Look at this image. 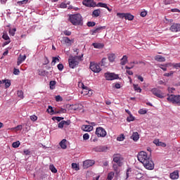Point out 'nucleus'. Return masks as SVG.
<instances>
[{
    "instance_id": "1",
    "label": "nucleus",
    "mask_w": 180,
    "mask_h": 180,
    "mask_svg": "<svg viewBox=\"0 0 180 180\" xmlns=\"http://www.w3.org/2000/svg\"><path fill=\"white\" fill-rule=\"evenodd\" d=\"M137 158L138 161L143 164L144 168L149 169V171L154 169V162H153V159L146 152H139L137 155Z\"/></svg>"
},
{
    "instance_id": "2",
    "label": "nucleus",
    "mask_w": 180,
    "mask_h": 180,
    "mask_svg": "<svg viewBox=\"0 0 180 180\" xmlns=\"http://www.w3.org/2000/svg\"><path fill=\"white\" fill-rule=\"evenodd\" d=\"M69 20L74 26H82L84 22L82 20V15L79 13L70 15Z\"/></svg>"
},
{
    "instance_id": "3",
    "label": "nucleus",
    "mask_w": 180,
    "mask_h": 180,
    "mask_svg": "<svg viewBox=\"0 0 180 180\" xmlns=\"http://www.w3.org/2000/svg\"><path fill=\"white\" fill-rule=\"evenodd\" d=\"M82 57H84V55H82V56H70L68 59L70 68H75L79 64V61H82Z\"/></svg>"
},
{
    "instance_id": "4",
    "label": "nucleus",
    "mask_w": 180,
    "mask_h": 180,
    "mask_svg": "<svg viewBox=\"0 0 180 180\" xmlns=\"http://www.w3.org/2000/svg\"><path fill=\"white\" fill-rule=\"evenodd\" d=\"M167 101L180 106V95L171 94L167 97Z\"/></svg>"
},
{
    "instance_id": "5",
    "label": "nucleus",
    "mask_w": 180,
    "mask_h": 180,
    "mask_svg": "<svg viewBox=\"0 0 180 180\" xmlns=\"http://www.w3.org/2000/svg\"><path fill=\"white\" fill-rule=\"evenodd\" d=\"M109 150V148L106 146H98L93 148V151L96 153H106Z\"/></svg>"
},
{
    "instance_id": "6",
    "label": "nucleus",
    "mask_w": 180,
    "mask_h": 180,
    "mask_svg": "<svg viewBox=\"0 0 180 180\" xmlns=\"http://www.w3.org/2000/svg\"><path fill=\"white\" fill-rule=\"evenodd\" d=\"M90 70H91L93 72H101L102 71L101 66L98 63H90Z\"/></svg>"
},
{
    "instance_id": "7",
    "label": "nucleus",
    "mask_w": 180,
    "mask_h": 180,
    "mask_svg": "<svg viewBox=\"0 0 180 180\" xmlns=\"http://www.w3.org/2000/svg\"><path fill=\"white\" fill-rule=\"evenodd\" d=\"M113 161L114 162L117 164L119 167H122V162L123 161V158L120 154H115L113 155Z\"/></svg>"
},
{
    "instance_id": "8",
    "label": "nucleus",
    "mask_w": 180,
    "mask_h": 180,
    "mask_svg": "<svg viewBox=\"0 0 180 180\" xmlns=\"http://www.w3.org/2000/svg\"><path fill=\"white\" fill-rule=\"evenodd\" d=\"M96 134L98 137H105L106 136V131L103 127H98L96 129Z\"/></svg>"
},
{
    "instance_id": "9",
    "label": "nucleus",
    "mask_w": 180,
    "mask_h": 180,
    "mask_svg": "<svg viewBox=\"0 0 180 180\" xmlns=\"http://www.w3.org/2000/svg\"><path fill=\"white\" fill-rule=\"evenodd\" d=\"M105 77L107 81H113V79H119V75L115 73H105Z\"/></svg>"
},
{
    "instance_id": "10",
    "label": "nucleus",
    "mask_w": 180,
    "mask_h": 180,
    "mask_svg": "<svg viewBox=\"0 0 180 180\" xmlns=\"http://www.w3.org/2000/svg\"><path fill=\"white\" fill-rule=\"evenodd\" d=\"M82 4L88 8H95L96 6V3L94 0H83Z\"/></svg>"
},
{
    "instance_id": "11",
    "label": "nucleus",
    "mask_w": 180,
    "mask_h": 180,
    "mask_svg": "<svg viewBox=\"0 0 180 180\" xmlns=\"http://www.w3.org/2000/svg\"><path fill=\"white\" fill-rule=\"evenodd\" d=\"M170 32L172 33H178L180 32V24L179 23H173L169 27Z\"/></svg>"
},
{
    "instance_id": "12",
    "label": "nucleus",
    "mask_w": 180,
    "mask_h": 180,
    "mask_svg": "<svg viewBox=\"0 0 180 180\" xmlns=\"http://www.w3.org/2000/svg\"><path fill=\"white\" fill-rule=\"evenodd\" d=\"M152 94L155 95V96H157L158 98H160V99H162L164 98V94L161 91V90L158 89H152L151 90Z\"/></svg>"
},
{
    "instance_id": "13",
    "label": "nucleus",
    "mask_w": 180,
    "mask_h": 180,
    "mask_svg": "<svg viewBox=\"0 0 180 180\" xmlns=\"http://www.w3.org/2000/svg\"><path fill=\"white\" fill-rule=\"evenodd\" d=\"M60 41L63 44H66V46H72V43H74V40L70 39V38H68V37H63Z\"/></svg>"
},
{
    "instance_id": "14",
    "label": "nucleus",
    "mask_w": 180,
    "mask_h": 180,
    "mask_svg": "<svg viewBox=\"0 0 180 180\" xmlns=\"http://www.w3.org/2000/svg\"><path fill=\"white\" fill-rule=\"evenodd\" d=\"M95 164V161L91 160H87L83 162V168L84 169H86L87 168H89V167H92Z\"/></svg>"
},
{
    "instance_id": "15",
    "label": "nucleus",
    "mask_w": 180,
    "mask_h": 180,
    "mask_svg": "<svg viewBox=\"0 0 180 180\" xmlns=\"http://www.w3.org/2000/svg\"><path fill=\"white\" fill-rule=\"evenodd\" d=\"M105 29H106L105 26L98 27L96 29L91 30V33L92 36H94V35L96 34V33H99L101 32V30H103Z\"/></svg>"
},
{
    "instance_id": "16",
    "label": "nucleus",
    "mask_w": 180,
    "mask_h": 180,
    "mask_svg": "<svg viewBox=\"0 0 180 180\" xmlns=\"http://www.w3.org/2000/svg\"><path fill=\"white\" fill-rule=\"evenodd\" d=\"M171 179H178L179 178V171L176 170L170 174Z\"/></svg>"
},
{
    "instance_id": "17",
    "label": "nucleus",
    "mask_w": 180,
    "mask_h": 180,
    "mask_svg": "<svg viewBox=\"0 0 180 180\" xmlns=\"http://www.w3.org/2000/svg\"><path fill=\"white\" fill-rule=\"evenodd\" d=\"M94 127L91 125H83L82 127V130H83V131H92Z\"/></svg>"
},
{
    "instance_id": "18",
    "label": "nucleus",
    "mask_w": 180,
    "mask_h": 180,
    "mask_svg": "<svg viewBox=\"0 0 180 180\" xmlns=\"http://www.w3.org/2000/svg\"><path fill=\"white\" fill-rule=\"evenodd\" d=\"M119 167H120V166H119V165H117H117L114 164L112 165V168L115 172V176H119V174L120 173V169H119Z\"/></svg>"
},
{
    "instance_id": "19",
    "label": "nucleus",
    "mask_w": 180,
    "mask_h": 180,
    "mask_svg": "<svg viewBox=\"0 0 180 180\" xmlns=\"http://www.w3.org/2000/svg\"><path fill=\"white\" fill-rule=\"evenodd\" d=\"M155 60L158 63H165V58H164L161 55H157L156 56H155Z\"/></svg>"
},
{
    "instance_id": "20",
    "label": "nucleus",
    "mask_w": 180,
    "mask_h": 180,
    "mask_svg": "<svg viewBox=\"0 0 180 180\" xmlns=\"http://www.w3.org/2000/svg\"><path fill=\"white\" fill-rule=\"evenodd\" d=\"M26 60V55L22 56L20 55V56L18 58V61H17V65H19L23 63Z\"/></svg>"
},
{
    "instance_id": "21",
    "label": "nucleus",
    "mask_w": 180,
    "mask_h": 180,
    "mask_svg": "<svg viewBox=\"0 0 180 180\" xmlns=\"http://www.w3.org/2000/svg\"><path fill=\"white\" fill-rule=\"evenodd\" d=\"M108 58L110 63H115V60H116V55H115V53H108Z\"/></svg>"
},
{
    "instance_id": "22",
    "label": "nucleus",
    "mask_w": 180,
    "mask_h": 180,
    "mask_svg": "<svg viewBox=\"0 0 180 180\" xmlns=\"http://www.w3.org/2000/svg\"><path fill=\"white\" fill-rule=\"evenodd\" d=\"M82 94L84 96L88 95V96H91L92 95V90H89V89L86 87V89H83Z\"/></svg>"
},
{
    "instance_id": "23",
    "label": "nucleus",
    "mask_w": 180,
    "mask_h": 180,
    "mask_svg": "<svg viewBox=\"0 0 180 180\" xmlns=\"http://www.w3.org/2000/svg\"><path fill=\"white\" fill-rule=\"evenodd\" d=\"M131 139L134 140V141H138L139 139H140V135L139 132H134L131 136Z\"/></svg>"
},
{
    "instance_id": "24",
    "label": "nucleus",
    "mask_w": 180,
    "mask_h": 180,
    "mask_svg": "<svg viewBox=\"0 0 180 180\" xmlns=\"http://www.w3.org/2000/svg\"><path fill=\"white\" fill-rule=\"evenodd\" d=\"M101 67H108L109 65V61H108V58H103L101 60Z\"/></svg>"
},
{
    "instance_id": "25",
    "label": "nucleus",
    "mask_w": 180,
    "mask_h": 180,
    "mask_svg": "<svg viewBox=\"0 0 180 180\" xmlns=\"http://www.w3.org/2000/svg\"><path fill=\"white\" fill-rule=\"evenodd\" d=\"M59 145L60 146L61 148L65 150L67 148V139H63L60 143Z\"/></svg>"
},
{
    "instance_id": "26",
    "label": "nucleus",
    "mask_w": 180,
    "mask_h": 180,
    "mask_svg": "<svg viewBox=\"0 0 180 180\" xmlns=\"http://www.w3.org/2000/svg\"><path fill=\"white\" fill-rule=\"evenodd\" d=\"M133 19H134V15L129 13H125V20H133Z\"/></svg>"
},
{
    "instance_id": "27",
    "label": "nucleus",
    "mask_w": 180,
    "mask_h": 180,
    "mask_svg": "<svg viewBox=\"0 0 180 180\" xmlns=\"http://www.w3.org/2000/svg\"><path fill=\"white\" fill-rule=\"evenodd\" d=\"M92 46L94 47V49H103V44L101 43H93Z\"/></svg>"
},
{
    "instance_id": "28",
    "label": "nucleus",
    "mask_w": 180,
    "mask_h": 180,
    "mask_svg": "<svg viewBox=\"0 0 180 180\" xmlns=\"http://www.w3.org/2000/svg\"><path fill=\"white\" fill-rule=\"evenodd\" d=\"M99 15H101V10L99 9L94 10L92 13V16L94 18H98Z\"/></svg>"
},
{
    "instance_id": "29",
    "label": "nucleus",
    "mask_w": 180,
    "mask_h": 180,
    "mask_svg": "<svg viewBox=\"0 0 180 180\" xmlns=\"http://www.w3.org/2000/svg\"><path fill=\"white\" fill-rule=\"evenodd\" d=\"M121 65H126L127 64V56H124L121 59Z\"/></svg>"
},
{
    "instance_id": "30",
    "label": "nucleus",
    "mask_w": 180,
    "mask_h": 180,
    "mask_svg": "<svg viewBox=\"0 0 180 180\" xmlns=\"http://www.w3.org/2000/svg\"><path fill=\"white\" fill-rule=\"evenodd\" d=\"M55 113L56 115L58 113H67V110H65V108H59L58 110L56 109Z\"/></svg>"
},
{
    "instance_id": "31",
    "label": "nucleus",
    "mask_w": 180,
    "mask_h": 180,
    "mask_svg": "<svg viewBox=\"0 0 180 180\" xmlns=\"http://www.w3.org/2000/svg\"><path fill=\"white\" fill-rule=\"evenodd\" d=\"M3 84H5L6 88H9L11 86V80L9 79H4L2 80Z\"/></svg>"
},
{
    "instance_id": "32",
    "label": "nucleus",
    "mask_w": 180,
    "mask_h": 180,
    "mask_svg": "<svg viewBox=\"0 0 180 180\" xmlns=\"http://www.w3.org/2000/svg\"><path fill=\"white\" fill-rule=\"evenodd\" d=\"M46 111L48 112V113H50L51 115H56V111H54V109H53L51 105H49Z\"/></svg>"
},
{
    "instance_id": "33",
    "label": "nucleus",
    "mask_w": 180,
    "mask_h": 180,
    "mask_svg": "<svg viewBox=\"0 0 180 180\" xmlns=\"http://www.w3.org/2000/svg\"><path fill=\"white\" fill-rule=\"evenodd\" d=\"M131 175V169H128L126 172L124 179H128L129 176Z\"/></svg>"
},
{
    "instance_id": "34",
    "label": "nucleus",
    "mask_w": 180,
    "mask_h": 180,
    "mask_svg": "<svg viewBox=\"0 0 180 180\" xmlns=\"http://www.w3.org/2000/svg\"><path fill=\"white\" fill-rule=\"evenodd\" d=\"M49 169L53 172V174H57V169H56V167H54V165H51L49 166Z\"/></svg>"
},
{
    "instance_id": "35",
    "label": "nucleus",
    "mask_w": 180,
    "mask_h": 180,
    "mask_svg": "<svg viewBox=\"0 0 180 180\" xmlns=\"http://www.w3.org/2000/svg\"><path fill=\"white\" fill-rule=\"evenodd\" d=\"M113 178H115V172H111L108 173L107 179L112 180V179H113Z\"/></svg>"
},
{
    "instance_id": "36",
    "label": "nucleus",
    "mask_w": 180,
    "mask_h": 180,
    "mask_svg": "<svg viewBox=\"0 0 180 180\" xmlns=\"http://www.w3.org/2000/svg\"><path fill=\"white\" fill-rule=\"evenodd\" d=\"M133 86L134 91H136V92H139V94L141 93V88L139 86V84H134Z\"/></svg>"
},
{
    "instance_id": "37",
    "label": "nucleus",
    "mask_w": 180,
    "mask_h": 180,
    "mask_svg": "<svg viewBox=\"0 0 180 180\" xmlns=\"http://www.w3.org/2000/svg\"><path fill=\"white\" fill-rule=\"evenodd\" d=\"M117 16H118L120 19H126V13H117Z\"/></svg>"
},
{
    "instance_id": "38",
    "label": "nucleus",
    "mask_w": 180,
    "mask_h": 180,
    "mask_svg": "<svg viewBox=\"0 0 180 180\" xmlns=\"http://www.w3.org/2000/svg\"><path fill=\"white\" fill-rule=\"evenodd\" d=\"M29 2V0H22V1H19L17 2V4L19 5V6H22V5H26Z\"/></svg>"
},
{
    "instance_id": "39",
    "label": "nucleus",
    "mask_w": 180,
    "mask_h": 180,
    "mask_svg": "<svg viewBox=\"0 0 180 180\" xmlns=\"http://www.w3.org/2000/svg\"><path fill=\"white\" fill-rule=\"evenodd\" d=\"M56 62L60 63V59L57 57H53L51 64L56 65Z\"/></svg>"
},
{
    "instance_id": "40",
    "label": "nucleus",
    "mask_w": 180,
    "mask_h": 180,
    "mask_svg": "<svg viewBox=\"0 0 180 180\" xmlns=\"http://www.w3.org/2000/svg\"><path fill=\"white\" fill-rule=\"evenodd\" d=\"M96 6H98L100 8H108V4L100 2V3H98L97 5H96Z\"/></svg>"
},
{
    "instance_id": "41",
    "label": "nucleus",
    "mask_w": 180,
    "mask_h": 180,
    "mask_svg": "<svg viewBox=\"0 0 180 180\" xmlns=\"http://www.w3.org/2000/svg\"><path fill=\"white\" fill-rule=\"evenodd\" d=\"M20 146V142L19 141L13 142L12 144V147H13V148H18V147H19Z\"/></svg>"
},
{
    "instance_id": "42",
    "label": "nucleus",
    "mask_w": 180,
    "mask_h": 180,
    "mask_svg": "<svg viewBox=\"0 0 180 180\" xmlns=\"http://www.w3.org/2000/svg\"><path fill=\"white\" fill-rule=\"evenodd\" d=\"M2 39H4V40H6V41L11 40V38H9V36L8 35V34L6 32H4V34L2 35Z\"/></svg>"
},
{
    "instance_id": "43",
    "label": "nucleus",
    "mask_w": 180,
    "mask_h": 180,
    "mask_svg": "<svg viewBox=\"0 0 180 180\" xmlns=\"http://www.w3.org/2000/svg\"><path fill=\"white\" fill-rule=\"evenodd\" d=\"M16 32V28L9 29L8 33L10 36H15Z\"/></svg>"
},
{
    "instance_id": "44",
    "label": "nucleus",
    "mask_w": 180,
    "mask_h": 180,
    "mask_svg": "<svg viewBox=\"0 0 180 180\" xmlns=\"http://www.w3.org/2000/svg\"><path fill=\"white\" fill-rule=\"evenodd\" d=\"M167 67H168L167 64H162L159 65V68H161V70H162V71H167Z\"/></svg>"
},
{
    "instance_id": "45",
    "label": "nucleus",
    "mask_w": 180,
    "mask_h": 180,
    "mask_svg": "<svg viewBox=\"0 0 180 180\" xmlns=\"http://www.w3.org/2000/svg\"><path fill=\"white\" fill-rule=\"evenodd\" d=\"M72 168L73 169H75V171H79V166H78V165L77 163H72Z\"/></svg>"
},
{
    "instance_id": "46",
    "label": "nucleus",
    "mask_w": 180,
    "mask_h": 180,
    "mask_svg": "<svg viewBox=\"0 0 180 180\" xmlns=\"http://www.w3.org/2000/svg\"><path fill=\"white\" fill-rule=\"evenodd\" d=\"M117 141H123L124 140V134H121L117 138Z\"/></svg>"
},
{
    "instance_id": "47",
    "label": "nucleus",
    "mask_w": 180,
    "mask_h": 180,
    "mask_svg": "<svg viewBox=\"0 0 180 180\" xmlns=\"http://www.w3.org/2000/svg\"><path fill=\"white\" fill-rule=\"evenodd\" d=\"M86 25H87L88 27H94V26H95V25H96V23L95 22L89 21V22H87Z\"/></svg>"
},
{
    "instance_id": "48",
    "label": "nucleus",
    "mask_w": 180,
    "mask_h": 180,
    "mask_svg": "<svg viewBox=\"0 0 180 180\" xmlns=\"http://www.w3.org/2000/svg\"><path fill=\"white\" fill-rule=\"evenodd\" d=\"M53 120H57V122H61V120H64V117H53Z\"/></svg>"
},
{
    "instance_id": "49",
    "label": "nucleus",
    "mask_w": 180,
    "mask_h": 180,
    "mask_svg": "<svg viewBox=\"0 0 180 180\" xmlns=\"http://www.w3.org/2000/svg\"><path fill=\"white\" fill-rule=\"evenodd\" d=\"M49 85H50V89H54V86L56 85V81H51L49 82Z\"/></svg>"
},
{
    "instance_id": "50",
    "label": "nucleus",
    "mask_w": 180,
    "mask_h": 180,
    "mask_svg": "<svg viewBox=\"0 0 180 180\" xmlns=\"http://www.w3.org/2000/svg\"><path fill=\"white\" fill-rule=\"evenodd\" d=\"M17 95H18V98H20L21 99H23V91H18Z\"/></svg>"
},
{
    "instance_id": "51",
    "label": "nucleus",
    "mask_w": 180,
    "mask_h": 180,
    "mask_svg": "<svg viewBox=\"0 0 180 180\" xmlns=\"http://www.w3.org/2000/svg\"><path fill=\"white\" fill-rule=\"evenodd\" d=\"M127 122H134V117H133V115L130 114L129 117L127 118Z\"/></svg>"
},
{
    "instance_id": "52",
    "label": "nucleus",
    "mask_w": 180,
    "mask_h": 180,
    "mask_svg": "<svg viewBox=\"0 0 180 180\" xmlns=\"http://www.w3.org/2000/svg\"><path fill=\"white\" fill-rule=\"evenodd\" d=\"M164 77H172L174 75V71H170L169 73H165Z\"/></svg>"
},
{
    "instance_id": "53",
    "label": "nucleus",
    "mask_w": 180,
    "mask_h": 180,
    "mask_svg": "<svg viewBox=\"0 0 180 180\" xmlns=\"http://www.w3.org/2000/svg\"><path fill=\"white\" fill-rule=\"evenodd\" d=\"M58 70H59V71H63V70H64V65L59 63L58 65Z\"/></svg>"
},
{
    "instance_id": "54",
    "label": "nucleus",
    "mask_w": 180,
    "mask_h": 180,
    "mask_svg": "<svg viewBox=\"0 0 180 180\" xmlns=\"http://www.w3.org/2000/svg\"><path fill=\"white\" fill-rule=\"evenodd\" d=\"M79 88H82V89H86V86L82 82H79Z\"/></svg>"
},
{
    "instance_id": "55",
    "label": "nucleus",
    "mask_w": 180,
    "mask_h": 180,
    "mask_svg": "<svg viewBox=\"0 0 180 180\" xmlns=\"http://www.w3.org/2000/svg\"><path fill=\"white\" fill-rule=\"evenodd\" d=\"M139 115H146V113H147V110L144 109H140L139 110Z\"/></svg>"
},
{
    "instance_id": "56",
    "label": "nucleus",
    "mask_w": 180,
    "mask_h": 180,
    "mask_svg": "<svg viewBox=\"0 0 180 180\" xmlns=\"http://www.w3.org/2000/svg\"><path fill=\"white\" fill-rule=\"evenodd\" d=\"M13 129H14V130H16V131H19V130H22V129H23V126L18 125L17 127H15Z\"/></svg>"
},
{
    "instance_id": "57",
    "label": "nucleus",
    "mask_w": 180,
    "mask_h": 180,
    "mask_svg": "<svg viewBox=\"0 0 180 180\" xmlns=\"http://www.w3.org/2000/svg\"><path fill=\"white\" fill-rule=\"evenodd\" d=\"M172 67H174V68H176V70H178V68H180V63H173Z\"/></svg>"
},
{
    "instance_id": "58",
    "label": "nucleus",
    "mask_w": 180,
    "mask_h": 180,
    "mask_svg": "<svg viewBox=\"0 0 180 180\" xmlns=\"http://www.w3.org/2000/svg\"><path fill=\"white\" fill-rule=\"evenodd\" d=\"M83 140H89V134H84L83 135Z\"/></svg>"
},
{
    "instance_id": "59",
    "label": "nucleus",
    "mask_w": 180,
    "mask_h": 180,
    "mask_svg": "<svg viewBox=\"0 0 180 180\" xmlns=\"http://www.w3.org/2000/svg\"><path fill=\"white\" fill-rule=\"evenodd\" d=\"M164 4L165 5H171V4H172V0H165Z\"/></svg>"
},
{
    "instance_id": "60",
    "label": "nucleus",
    "mask_w": 180,
    "mask_h": 180,
    "mask_svg": "<svg viewBox=\"0 0 180 180\" xmlns=\"http://www.w3.org/2000/svg\"><path fill=\"white\" fill-rule=\"evenodd\" d=\"M63 127H64V120L61 121L58 124V128L59 129H63Z\"/></svg>"
},
{
    "instance_id": "61",
    "label": "nucleus",
    "mask_w": 180,
    "mask_h": 180,
    "mask_svg": "<svg viewBox=\"0 0 180 180\" xmlns=\"http://www.w3.org/2000/svg\"><path fill=\"white\" fill-rule=\"evenodd\" d=\"M30 119L32 122H36V120H37V116L36 115H32L30 116Z\"/></svg>"
},
{
    "instance_id": "62",
    "label": "nucleus",
    "mask_w": 180,
    "mask_h": 180,
    "mask_svg": "<svg viewBox=\"0 0 180 180\" xmlns=\"http://www.w3.org/2000/svg\"><path fill=\"white\" fill-rule=\"evenodd\" d=\"M63 33L65 36H71V31L65 30L63 31Z\"/></svg>"
},
{
    "instance_id": "63",
    "label": "nucleus",
    "mask_w": 180,
    "mask_h": 180,
    "mask_svg": "<svg viewBox=\"0 0 180 180\" xmlns=\"http://www.w3.org/2000/svg\"><path fill=\"white\" fill-rule=\"evenodd\" d=\"M56 102H61L63 101V98H61L60 96H56Z\"/></svg>"
},
{
    "instance_id": "64",
    "label": "nucleus",
    "mask_w": 180,
    "mask_h": 180,
    "mask_svg": "<svg viewBox=\"0 0 180 180\" xmlns=\"http://www.w3.org/2000/svg\"><path fill=\"white\" fill-rule=\"evenodd\" d=\"M46 70H41L39 71V75H42V76L46 75Z\"/></svg>"
}]
</instances>
